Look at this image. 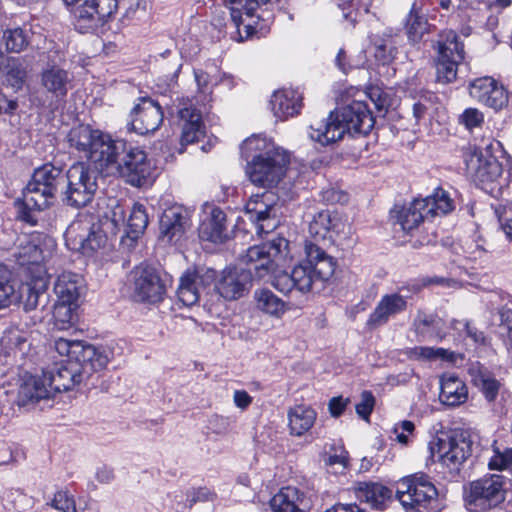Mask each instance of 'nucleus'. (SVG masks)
<instances>
[{
  "mask_svg": "<svg viewBox=\"0 0 512 512\" xmlns=\"http://www.w3.org/2000/svg\"><path fill=\"white\" fill-rule=\"evenodd\" d=\"M273 193L253 195L246 204V214L257 224L258 232L268 233L276 227L277 209Z\"/></svg>",
  "mask_w": 512,
  "mask_h": 512,
  "instance_id": "aec40b11",
  "label": "nucleus"
},
{
  "mask_svg": "<svg viewBox=\"0 0 512 512\" xmlns=\"http://www.w3.org/2000/svg\"><path fill=\"white\" fill-rule=\"evenodd\" d=\"M55 349L67 359L79 360L83 362H93L99 356H109L110 352L104 348H98L94 345L84 344L82 341L68 340L59 338L55 340Z\"/></svg>",
  "mask_w": 512,
  "mask_h": 512,
  "instance_id": "a878e982",
  "label": "nucleus"
},
{
  "mask_svg": "<svg viewBox=\"0 0 512 512\" xmlns=\"http://www.w3.org/2000/svg\"><path fill=\"white\" fill-rule=\"evenodd\" d=\"M271 110L276 118L285 120L297 115L302 108V98L297 91H276L270 100Z\"/></svg>",
  "mask_w": 512,
  "mask_h": 512,
  "instance_id": "72a5a7b5",
  "label": "nucleus"
},
{
  "mask_svg": "<svg viewBox=\"0 0 512 512\" xmlns=\"http://www.w3.org/2000/svg\"><path fill=\"white\" fill-rule=\"evenodd\" d=\"M512 465V449H506L503 453L497 451L489 461L491 469L502 470Z\"/></svg>",
  "mask_w": 512,
  "mask_h": 512,
  "instance_id": "13d9d810",
  "label": "nucleus"
},
{
  "mask_svg": "<svg viewBox=\"0 0 512 512\" xmlns=\"http://www.w3.org/2000/svg\"><path fill=\"white\" fill-rule=\"evenodd\" d=\"M341 226L344 227V224L337 214H333L329 210H322L309 223V234L315 240L314 243L325 242L331 240L333 234H339Z\"/></svg>",
  "mask_w": 512,
  "mask_h": 512,
  "instance_id": "7c9ffc66",
  "label": "nucleus"
},
{
  "mask_svg": "<svg viewBox=\"0 0 512 512\" xmlns=\"http://www.w3.org/2000/svg\"><path fill=\"white\" fill-rule=\"evenodd\" d=\"M63 201L72 207L80 208L89 204L98 189L97 172L85 163L73 164L65 173Z\"/></svg>",
  "mask_w": 512,
  "mask_h": 512,
  "instance_id": "9d476101",
  "label": "nucleus"
},
{
  "mask_svg": "<svg viewBox=\"0 0 512 512\" xmlns=\"http://www.w3.org/2000/svg\"><path fill=\"white\" fill-rule=\"evenodd\" d=\"M375 120L365 101L354 100L336 112H330L325 121L310 126L309 137L321 144L329 145L343 138L345 133L352 136L367 135L374 127Z\"/></svg>",
  "mask_w": 512,
  "mask_h": 512,
  "instance_id": "f03ea898",
  "label": "nucleus"
},
{
  "mask_svg": "<svg viewBox=\"0 0 512 512\" xmlns=\"http://www.w3.org/2000/svg\"><path fill=\"white\" fill-rule=\"evenodd\" d=\"M149 219L145 207L140 203H134L127 220V234L132 239H137L147 228Z\"/></svg>",
  "mask_w": 512,
  "mask_h": 512,
  "instance_id": "de8ad7c7",
  "label": "nucleus"
},
{
  "mask_svg": "<svg viewBox=\"0 0 512 512\" xmlns=\"http://www.w3.org/2000/svg\"><path fill=\"white\" fill-rule=\"evenodd\" d=\"M110 360L109 356H99L93 362L67 359L53 368L43 371L51 396L68 391L80 384H86L93 374L103 370Z\"/></svg>",
  "mask_w": 512,
  "mask_h": 512,
  "instance_id": "423d86ee",
  "label": "nucleus"
},
{
  "mask_svg": "<svg viewBox=\"0 0 512 512\" xmlns=\"http://www.w3.org/2000/svg\"><path fill=\"white\" fill-rule=\"evenodd\" d=\"M40 78L42 87L52 95L55 103L65 99L71 84V76L67 70L52 65L42 70Z\"/></svg>",
  "mask_w": 512,
  "mask_h": 512,
  "instance_id": "bb28decb",
  "label": "nucleus"
},
{
  "mask_svg": "<svg viewBox=\"0 0 512 512\" xmlns=\"http://www.w3.org/2000/svg\"><path fill=\"white\" fill-rule=\"evenodd\" d=\"M396 496L402 506L417 512H437L440 510L438 491L428 475L415 473L399 481Z\"/></svg>",
  "mask_w": 512,
  "mask_h": 512,
  "instance_id": "0eeeda50",
  "label": "nucleus"
},
{
  "mask_svg": "<svg viewBox=\"0 0 512 512\" xmlns=\"http://www.w3.org/2000/svg\"><path fill=\"white\" fill-rule=\"evenodd\" d=\"M127 142L115 140L110 135L101 132L88 160L94 164L95 171L98 170L106 175H115V169L119 158L125 152Z\"/></svg>",
  "mask_w": 512,
  "mask_h": 512,
  "instance_id": "f3484780",
  "label": "nucleus"
},
{
  "mask_svg": "<svg viewBox=\"0 0 512 512\" xmlns=\"http://www.w3.org/2000/svg\"><path fill=\"white\" fill-rule=\"evenodd\" d=\"M273 512H306L303 493L295 487H284L270 500Z\"/></svg>",
  "mask_w": 512,
  "mask_h": 512,
  "instance_id": "c9c22d12",
  "label": "nucleus"
},
{
  "mask_svg": "<svg viewBox=\"0 0 512 512\" xmlns=\"http://www.w3.org/2000/svg\"><path fill=\"white\" fill-rule=\"evenodd\" d=\"M396 48L389 41H383L377 45L375 56L384 64L389 63L395 55Z\"/></svg>",
  "mask_w": 512,
  "mask_h": 512,
  "instance_id": "052dcab7",
  "label": "nucleus"
},
{
  "mask_svg": "<svg viewBox=\"0 0 512 512\" xmlns=\"http://www.w3.org/2000/svg\"><path fill=\"white\" fill-rule=\"evenodd\" d=\"M211 496H212V494L208 489L200 488L197 491H194L192 493V495H188L186 503L188 506L191 507L196 502H199V501L203 502V501H207V500L211 499Z\"/></svg>",
  "mask_w": 512,
  "mask_h": 512,
  "instance_id": "0e129e2a",
  "label": "nucleus"
},
{
  "mask_svg": "<svg viewBox=\"0 0 512 512\" xmlns=\"http://www.w3.org/2000/svg\"><path fill=\"white\" fill-rule=\"evenodd\" d=\"M50 397H52L51 390L48 388L44 374L42 373V377L29 375L23 379L18 388L16 403L18 406H26Z\"/></svg>",
  "mask_w": 512,
  "mask_h": 512,
  "instance_id": "473e14b6",
  "label": "nucleus"
},
{
  "mask_svg": "<svg viewBox=\"0 0 512 512\" xmlns=\"http://www.w3.org/2000/svg\"><path fill=\"white\" fill-rule=\"evenodd\" d=\"M178 116L182 122L181 145L198 142L205 135L201 112L193 106L179 109Z\"/></svg>",
  "mask_w": 512,
  "mask_h": 512,
  "instance_id": "2f4dec72",
  "label": "nucleus"
},
{
  "mask_svg": "<svg viewBox=\"0 0 512 512\" xmlns=\"http://www.w3.org/2000/svg\"><path fill=\"white\" fill-rule=\"evenodd\" d=\"M50 506L60 512H76L75 500L66 490L57 491Z\"/></svg>",
  "mask_w": 512,
  "mask_h": 512,
  "instance_id": "864d4df0",
  "label": "nucleus"
},
{
  "mask_svg": "<svg viewBox=\"0 0 512 512\" xmlns=\"http://www.w3.org/2000/svg\"><path fill=\"white\" fill-rule=\"evenodd\" d=\"M48 288V277L46 274L36 275L24 287L23 306L26 311L36 309L40 304L46 305L48 295L46 293Z\"/></svg>",
  "mask_w": 512,
  "mask_h": 512,
  "instance_id": "4c0bfd02",
  "label": "nucleus"
},
{
  "mask_svg": "<svg viewBox=\"0 0 512 512\" xmlns=\"http://www.w3.org/2000/svg\"><path fill=\"white\" fill-rule=\"evenodd\" d=\"M251 282L249 272L241 267H228L215 282V290L225 300H237L249 291Z\"/></svg>",
  "mask_w": 512,
  "mask_h": 512,
  "instance_id": "5701e85b",
  "label": "nucleus"
},
{
  "mask_svg": "<svg viewBox=\"0 0 512 512\" xmlns=\"http://www.w3.org/2000/svg\"><path fill=\"white\" fill-rule=\"evenodd\" d=\"M244 145L248 150L260 152L253 156L248 164L247 173L250 181L263 188L278 184L289 162L285 151L258 136L246 139Z\"/></svg>",
  "mask_w": 512,
  "mask_h": 512,
  "instance_id": "20e7f679",
  "label": "nucleus"
},
{
  "mask_svg": "<svg viewBox=\"0 0 512 512\" xmlns=\"http://www.w3.org/2000/svg\"><path fill=\"white\" fill-rule=\"evenodd\" d=\"M405 29L408 40L413 44L418 43L428 32L427 19L416 9L415 4L407 16Z\"/></svg>",
  "mask_w": 512,
  "mask_h": 512,
  "instance_id": "49530a36",
  "label": "nucleus"
},
{
  "mask_svg": "<svg viewBox=\"0 0 512 512\" xmlns=\"http://www.w3.org/2000/svg\"><path fill=\"white\" fill-rule=\"evenodd\" d=\"M102 131L93 129L89 125H78L73 127L67 136L70 147L83 153L88 158L91 153L96 139L99 138Z\"/></svg>",
  "mask_w": 512,
  "mask_h": 512,
  "instance_id": "58836bf2",
  "label": "nucleus"
},
{
  "mask_svg": "<svg viewBox=\"0 0 512 512\" xmlns=\"http://www.w3.org/2000/svg\"><path fill=\"white\" fill-rule=\"evenodd\" d=\"M75 303L58 302L54 310V318L59 324L60 329H66L67 325L71 324L74 320L75 314L72 305Z\"/></svg>",
  "mask_w": 512,
  "mask_h": 512,
  "instance_id": "603ef678",
  "label": "nucleus"
},
{
  "mask_svg": "<svg viewBox=\"0 0 512 512\" xmlns=\"http://www.w3.org/2000/svg\"><path fill=\"white\" fill-rule=\"evenodd\" d=\"M233 401L238 408L244 410L252 403V397L245 390H236Z\"/></svg>",
  "mask_w": 512,
  "mask_h": 512,
  "instance_id": "e2e57ef3",
  "label": "nucleus"
},
{
  "mask_svg": "<svg viewBox=\"0 0 512 512\" xmlns=\"http://www.w3.org/2000/svg\"><path fill=\"white\" fill-rule=\"evenodd\" d=\"M469 92L472 98L494 110H500L508 103L507 91L491 77L473 81Z\"/></svg>",
  "mask_w": 512,
  "mask_h": 512,
  "instance_id": "b1692460",
  "label": "nucleus"
},
{
  "mask_svg": "<svg viewBox=\"0 0 512 512\" xmlns=\"http://www.w3.org/2000/svg\"><path fill=\"white\" fill-rule=\"evenodd\" d=\"M325 512H364L356 503L342 504L337 503Z\"/></svg>",
  "mask_w": 512,
  "mask_h": 512,
  "instance_id": "774afa93",
  "label": "nucleus"
},
{
  "mask_svg": "<svg viewBox=\"0 0 512 512\" xmlns=\"http://www.w3.org/2000/svg\"><path fill=\"white\" fill-rule=\"evenodd\" d=\"M288 248V241L284 238L273 239L261 245L248 248L242 256L241 267L244 272H249L250 280H264L265 278L279 274L275 270V258L282 255ZM282 271H280L281 273Z\"/></svg>",
  "mask_w": 512,
  "mask_h": 512,
  "instance_id": "1a4fd4ad",
  "label": "nucleus"
},
{
  "mask_svg": "<svg viewBox=\"0 0 512 512\" xmlns=\"http://www.w3.org/2000/svg\"><path fill=\"white\" fill-rule=\"evenodd\" d=\"M433 47L437 51L434 60L436 81L441 84L454 82L458 66L465 59L464 44L456 32L449 30L439 35V39Z\"/></svg>",
  "mask_w": 512,
  "mask_h": 512,
  "instance_id": "6e6552de",
  "label": "nucleus"
},
{
  "mask_svg": "<svg viewBox=\"0 0 512 512\" xmlns=\"http://www.w3.org/2000/svg\"><path fill=\"white\" fill-rule=\"evenodd\" d=\"M375 404V398L370 391H363L361 401L356 405L357 414L364 420H368Z\"/></svg>",
  "mask_w": 512,
  "mask_h": 512,
  "instance_id": "6e6d98bb",
  "label": "nucleus"
},
{
  "mask_svg": "<svg viewBox=\"0 0 512 512\" xmlns=\"http://www.w3.org/2000/svg\"><path fill=\"white\" fill-rule=\"evenodd\" d=\"M468 389L466 384L455 374H444L440 378L439 400L446 406H459L466 402Z\"/></svg>",
  "mask_w": 512,
  "mask_h": 512,
  "instance_id": "f704fd0d",
  "label": "nucleus"
},
{
  "mask_svg": "<svg viewBox=\"0 0 512 512\" xmlns=\"http://www.w3.org/2000/svg\"><path fill=\"white\" fill-rule=\"evenodd\" d=\"M133 296L139 302H161L166 293L165 284L158 272L148 266H138L132 272Z\"/></svg>",
  "mask_w": 512,
  "mask_h": 512,
  "instance_id": "a211bd4d",
  "label": "nucleus"
},
{
  "mask_svg": "<svg viewBox=\"0 0 512 512\" xmlns=\"http://www.w3.org/2000/svg\"><path fill=\"white\" fill-rule=\"evenodd\" d=\"M27 76L26 68L19 59H11L6 66V81L14 88L19 90L22 88Z\"/></svg>",
  "mask_w": 512,
  "mask_h": 512,
  "instance_id": "3c124183",
  "label": "nucleus"
},
{
  "mask_svg": "<svg viewBox=\"0 0 512 512\" xmlns=\"http://www.w3.org/2000/svg\"><path fill=\"white\" fill-rule=\"evenodd\" d=\"M504 499V477L498 474L473 481L466 498L468 508L473 512H486L498 506Z\"/></svg>",
  "mask_w": 512,
  "mask_h": 512,
  "instance_id": "4468645a",
  "label": "nucleus"
},
{
  "mask_svg": "<svg viewBox=\"0 0 512 512\" xmlns=\"http://www.w3.org/2000/svg\"><path fill=\"white\" fill-rule=\"evenodd\" d=\"M117 7V0H84L73 6V25L80 33H93L107 23Z\"/></svg>",
  "mask_w": 512,
  "mask_h": 512,
  "instance_id": "ddd939ff",
  "label": "nucleus"
},
{
  "mask_svg": "<svg viewBox=\"0 0 512 512\" xmlns=\"http://www.w3.org/2000/svg\"><path fill=\"white\" fill-rule=\"evenodd\" d=\"M316 412L308 406L296 405L288 412L289 427L291 433L297 436L303 435L314 424Z\"/></svg>",
  "mask_w": 512,
  "mask_h": 512,
  "instance_id": "a19ab883",
  "label": "nucleus"
},
{
  "mask_svg": "<svg viewBox=\"0 0 512 512\" xmlns=\"http://www.w3.org/2000/svg\"><path fill=\"white\" fill-rule=\"evenodd\" d=\"M500 317L499 331H504L512 328V310L502 307L498 311Z\"/></svg>",
  "mask_w": 512,
  "mask_h": 512,
  "instance_id": "69168bd1",
  "label": "nucleus"
},
{
  "mask_svg": "<svg viewBox=\"0 0 512 512\" xmlns=\"http://www.w3.org/2000/svg\"><path fill=\"white\" fill-rule=\"evenodd\" d=\"M421 200L427 203L425 208L427 216L446 215L455 209L454 200L442 188H437L432 195Z\"/></svg>",
  "mask_w": 512,
  "mask_h": 512,
  "instance_id": "c03bdc74",
  "label": "nucleus"
},
{
  "mask_svg": "<svg viewBox=\"0 0 512 512\" xmlns=\"http://www.w3.org/2000/svg\"><path fill=\"white\" fill-rule=\"evenodd\" d=\"M2 342L9 346L15 354L24 355L26 346H29L27 337L18 330L9 331L3 338Z\"/></svg>",
  "mask_w": 512,
  "mask_h": 512,
  "instance_id": "5fc2aeb1",
  "label": "nucleus"
},
{
  "mask_svg": "<svg viewBox=\"0 0 512 512\" xmlns=\"http://www.w3.org/2000/svg\"><path fill=\"white\" fill-rule=\"evenodd\" d=\"M347 401L342 397H333L329 401V411L333 417H339L345 410Z\"/></svg>",
  "mask_w": 512,
  "mask_h": 512,
  "instance_id": "338daca9",
  "label": "nucleus"
},
{
  "mask_svg": "<svg viewBox=\"0 0 512 512\" xmlns=\"http://www.w3.org/2000/svg\"><path fill=\"white\" fill-rule=\"evenodd\" d=\"M153 172L154 168L146 153L127 143L125 152L119 158L115 175H120L132 186L143 187L152 183Z\"/></svg>",
  "mask_w": 512,
  "mask_h": 512,
  "instance_id": "2eb2a0df",
  "label": "nucleus"
},
{
  "mask_svg": "<svg viewBox=\"0 0 512 512\" xmlns=\"http://www.w3.org/2000/svg\"><path fill=\"white\" fill-rule=\"evenodd\" d=\"M254 299L257 307L267 314L279 316L286 310L285 302L269 289H257Z\"/></svg>",
  "mask_w": 512,
  "mask_h": 512,
  "instance_id": "a18cd8bd",
  "label": "nucleus"
},
{
  "mask_svg": "<svg viewBox=\"0 0 512 512\" xmlns=\"http://www.w3.org/2000/svg\"><path fill=\"white\" fill-rule=\"evenodd\" d=\"M64 237L70 250L83 255H91L103 248L107 242V236L99 225L94 224L88 216L72 221L67 227Z\"/></svg>",
  "mask_w": 512,
  "mask_h": 512,
  "instance_id": "f8f14e48",
  "label": "nucleus"
},
{
  "mask_svg": "<svg viewBox=\"0 0 512 512\" xmlns=\"http://www.w3.org/2000/svg\"><path fill=\"white\" fill-rule=\"evenodd\" d=\"M203 240L218 243L227 239L226 214L220 208H213L207 220L200 226Z\"/></svg>",
  "mask_w": 512,
  "mask_h": 512,
  "instance_id": "e433bc0d",
  "label": "nucleus"
},
{
  "mask_svg": "<svg viewBox=\"0 0 512 512\" xmlns=\"http://www.w3.org/2000/svg\"><path fill=\"white\" fill-rule=\"evenodd\" d=\"M190 226V211L181 205H173L165 209L160 217V238L169 243H176L184 236Z\"/></svg>",
  "mask_w": 512,
  "mask_h": 512,
  "instance_id": "4be33fe9",
  "label": "nucleus"
},
{
  "mask_svg": "<svg viewBox=\"0 0 512 512\" xmlns=\"http://www.w3.org/2000/svg\"><path fill=\"white\" fill-rule=\"evenodd\" d=\"M231 19L237 29L239 41L254 33H262L274 20V7L282 0H228Z\"/></svg>",
  "mask_w": 512,
  "mask_h": 512,
  "instance_id": "39448f33",
  "label": "nucleus"
},
{
  "mask_svg": "<svg viewBox=\"0 0 512 512\" xmlns=\"http://www.w3.org/2000/svg\"><path fill=\"white\" fill-rule=\"evenodd\" d=\"M468 174L480 183L493 182L502 173V166L491 154L484 155L478 148H469L464 155Z\"/></svg>",
  "mask_w": 512,
  "mask_h": 512,
  "instance_id": "412c9836",
  "label": "nucleus"
},
{
  "mask_svg": "<svg viewBox=\"0 0 512 512\" xmlns=\"http://www.w3.org/2000/svg\"><path fill=\"white\" fill-rule=\"evenodd\" d=\"M79 281L80 278L76 274L63 273L60 275L54 285L58 302L76 304L80 296Z\"/></svg>",
  "mask_w": 512,
  "mask_h": 512,
  "instance_id": "79ce46f5",
  "label": "nucleus"
},
{
  "mask_svg": "<svg viewBox=\"0 0 512 512\" xmlns=\"http://www.w3.org/2000/svg\"><path fill=\"white\" fill-rule=\"evenodd\" d=\"M406 308L407 301L404 296L397 293L386 294L370 314L368 324L373 327L384 325L391 317L402 313Z\"/></svg>",
  "mask_w": 512,
  "mask_h": 512,
  "instance_id": "c85d7f7f",
  "label": "nucleus"
},
{
  "mask_svg": "<svg viewBox=\"0 0 512 512\" xmlns=\"http://www.w3.org/2000/svg\"><path fill=\"white\" fill-rule=\"evenodd\" d=\"M15 261L22 267H27L36 275L45 274V269L41 265L43 261V251L37 243L24 236L19 239V244L13 253Z\"/></svg>",
  "mask_w": 512,
  "mask_h": 512,
  "instance_id": "c756f323",
  "label": "nucleus"
},
{
  "mask_svg": "<svg viewBox=\"0 0 512 512\" xmlns=\"http://www.w3.org/2000/svg\"><path fill=\"white\" fill-rule=\"evenodd\" d=\"M430 452L434 461L456 474L472 453V441L460 432L445 434L431 444Z\"/></svg>",
  "mask_w": 512,
  "mask_h": 512,
  "instance_id": "9b49d317",
  "label": "nucleus"
},
{
  "mask_svg": "<svg viewBox=\"0 0 512 512\" xmlns=\"http://www.w3.org/2000/svg\"><path fill=\"white\" fill-rule=\"evenodd\" d=\"M161 105L148 96L139 97L130 112V126L140 135L156 131L163 122Z\"/></svg>",
  "mask_w": 512,
  "mask_h": 512,
  "instance_id": "6ab92c4d",
  "label": "nucleus"
},
{
  "mask_svg": "<svg viewBox=\"0 0 512 512\" xmlns=\"http://www.w3.org/2000/svg\"><path fill=\"white\" fill-rule=\"evenodd\" d=\"M306 258L290 273L275 275L273 287L284 295L296 290L300 293L321 291L335 272L336 262L318 243L306 241Z\"/></svg>",
  "mask_w": 512,
  "mask_h": 512,
  "instance_id": "f257e3e1",
  "label": "nucleus"
},
{
  "mask_svg": "<svg viewBox=\"0 0 512 512\" xmlns=\"http://www.w3.org/2000/svg\"><path fill=\"white\" fill-rule=\"evenodd\" d=\"M3 41L10 52L19 53L29 44V36L21 28L6 30L3 34Z\"/></svg>",
  "mask_w": 512,
  "mask_h": 512,
  "instance_id": "09e8293b",
  "label": "nucleus"
},
{
  "mask_svg": "<svg viewBox=\"0 0 512 512\" xmlns=\"http://www.w3.org/2000/svg\"><path fill=\"white\" fill-rule=\"evenodd\" d=\"M354 497L360 503L367 504L374 510L382 511L391 501L392 490L377 482H357L352 487Z\"/></svg>",
  "mask_w": 512,
  "mask_h": 512,
  "instance_id": "393cba45",
  "label": "nucleus"
},
{
  "mask_svg": "<svg viewBox=\"0 0 512 512\" xmlns=\"http://www.w3.org/2000/svg\"><path fill=\"white\" fill-rule=\"evenodd\" d=\"M463 329L465 330L466 335L469 338H471L475 344L482 346L487 345V339L484 332L478 330L469 321L465 320V324H463Z\"/></svg>",
  "mask_w": 512,
  "mask_h": 512,
  "instance_id": "680f3d73",
  "label": "nucleus"
},
{
  "mask_svg": "<svg viewBox=\"0 0 512 512\" xmlns=\"http://www.w3.org/2000/svg\"><path fill=\"white\" fill-rule=\"evenodd\" d=\"M472 382L480 389L486 400L492 402L496 399L500 382L487 370L481 367L471 369Z\"/></svg>",
  "mask_w": 512,
  "mask_h": 512,
  "instance_id": "37998d69",
  "label": "nucleus"
},
{
  "mask_svg": "<svg viewBox=\"0 0 512 512\" xmlns=\"http://www.w3.org/2000/svg\"><path fill=\"white\" fill-rule=\"evenodd\" d=\"M461 119L468 129L480 126L484 120L483 114L475 108L466 109L462 114Z\"/></svg>",
  "mask_w": 512,
  "mask_h": 512,
  "instance_id": "bf43d9fd",
  "label": "nucleus"
},
{
  "mask_svg": "<svg viewBox=\"0 0 512 512\" xmlns=\"http://www.w3.org/2000/svg\"><path fill=\"white\" fill-rule=\"evenodd\" d=\"M64 175L61 168L50 163L36 169L25 187L23 201L17 202L18 219L35 225V211L44 210L54 203L58 190L64 187Z\"/></svg>",
  "mask_w": 512,
  "mask_h": 512,
  "instance_id": "7ed1b4c3",
  "label": "nucleus"
},
{
  "mask_svg": "<svg viewBox=\"0 0 512 512\" xmlns=\"http://www.w3.org/2000/svg\"><path fill=\"white\" fill-rule=\"evenodd\" d=\"M14 293L12 273L5 265L0 264V309L12 303Z\"/></svg>",
  "mask_w": 512,
  "mask_h": 512,
  "instance_id": "8fccbe9b",
  "label": "nucleus"
},
{
  "mask_svg": "<svg viewBox=\"0 0 512 512\" xmlns=\"http://www.w3.org/2000/svg\"><path fill=\"white\" fill-rule=\"evenodd\" d=\"M217 272L211 268H189L179 279L177 288V297L185 306L196 304L201 293L213 284L216 280Z\"/></svg>",
  "mask_w": 512,
  "mask_h": 512,
  "instance_id": "dca6fc26",
  "label": "nucleus"
},
{
  "mask_svg": "<svg viewBox=\"0 0 512 512\" xmlns=\"http://www.w3.org/2000/svg\"><path fill=\"white\" fill-rule=\"evenodd\" d=\"M414 429L415 426L413 422L404 420L393 428L392 433L395 435V439L399 443L407 445L409 442V435L413 433Z\"/></svg>",
  "mask_w": 512,
  "mask_h": 512,
  "instance_id": "4d7b16f0",
  "label": "nucleus"
},
{
  "mask_svg": "<svg viewBox=\"0 0 512 512\" xmlns=\"http://www.w3.org/2000/svg\"><path fill=\"white\" fill-rule=\"evenodd\" d=\"M413 325L418 341L443 339L445 336L442 331L443 321L437 315L418 312Z\"/></svg>",
  "mask_w": 512,
  "mask_h": 512,
  "instance_id": "ea45409f",
  "label": "nucleus"
},
{
  "mask_svg": "<svg viewBox=\"0 0 512 512\" xmlns=\"http://www.w3.org/2000/svg\"><path fill=\"white\" fill-rule=\"evenodd\" d=\"M427 203L421 199H415L408 206H395L391 210V219L405 232H411L427 218L425 208Z\"/></svg>",
  "mask_w": 512,
  "mask_h": 512,
  "instance_id": "cd10ccee",
  "label": "nucleus"
}]
</instances>
